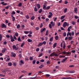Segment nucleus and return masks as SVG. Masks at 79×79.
I'll use <instances>...</instances> for the list:
<instances>
[{
  "label": "nucleus",
  "instance_id": "nucleus-1",
  "mask_svg": "<svg viewBox=\"0 0 79 79\" xmlns=\"http://www.w3.org/2000/svg\"><path fill=\"white\" fill-rule=\"evenodd\" d=\"M53 56H58V55L56 54L55 53V52H53L50 55V56H51V57Z\"/></svg>",
  "mask_w": 79,
  "mask_h": 79
},
{
  "label": "nucleus",
  "instance_id": "nucleus-2",
  "mask_svg": "<svg viewBox=\"0 0 79 79\" xmlns=\"http://www.w3.org/2000/svg\"><path fill=\"white\" fill-rule=\"evenodd\" d=\"M69 26V24L68 25V23H67V22H64L63 25V27H65L66 26Z\"/></svg>",
  "mask_w": 79,
  "mask_h": 79
},
{
  "label": "nucleus",
  "instance_id": "nucleus-3",
  "mask_svg": "<svg viewBox=\"0 0 79 79\" xmlns=\"http://www.w3.org/2000/svg\"><path fill=\"white\" fill-rule=\"evenodd\" d=\"M1 27L2 28H6V25H5V24L2 23L1 24Z\"/></svg>",
  "mask_w": 79,
  "mask_h": 79
},
{
  "label": "nucleus",
  "instance_id": "nucleus-4",
  "mask_svg": "<svg viewBox=\"0 0 79 79\" xmlns=\"http://www.w3.org/2000/svg\"><path fill=\"white\" fill-rule=\"evenodd\" d=\"M46 31V28H42L40 30V32L42 33L44 31Z\"/></svg>",
  "mask_w": 79,
  "mask_h": 79
},
{
  "label": "nucleus",
  "instance_id": "nucleus-5",
  "mask_svg": "<svg viewBox=\"0 0 79 79\" xmlns=\"http://www.w3.org/2000/svg\"><path fill=\"white\" fill-rule=\"evenodd\" d=\"M42 45V42H40L38 45L37 47H41Z\"/></svg>",
  "mask_w": 79,
  "mask_h": 79
},
{
  "label": "nucleus",
  "instance_id": "nucleus-6",
  "mask_svg": "<svg viewBox=\"0 0 79 79\" xmlns=\"http://www.w3.org/2000/svg\"><path fill=\"white\" fill-rule=\"evenodd\" d=\"M6 50V49L5 48H3V49L2 50V53H5Z\"/></svg>",
  "mask_w": 79,
  "mask_h": 79
},
{
  "label": "nucleus",
  "instance_id": "nucleus-7",
  "mask_svg": "<svg viewBox=\"0 0 79 79\" xmlns=\"http://www.w3.org/2000/svg\"><path fill=\"white\" fill-rule=\"evenodd\" d=\"M50 24H52V27H54L55 26V23H53V21H52L50 22Z\"/></svg>",
  "mask_w": 79,
  "mask_h": 79
},
{
  "label": "nucleus",
  "instance_id": "nucleus-8",
  "mask_svg": "<svg viewBox=\"0 0 79 79\" xmlns=\"http://www.w3.org/2000/svg\"><path fill=\"white\" fill-rule=\"evenodd\" d=\"M67 57H65V58L62 61V63H64L65 62V61H66V60H67Z\"/></svg>",
  "mask_w": 79,
  "mask_h": 79
},
{
  "label": "nucleus",
  "instance_id": "nucleus-9",
  "mask_svg": "<svg viewBox=\"0 0 79 79\" xmlns=\"http://www.w3.org/2000/svg\"><path fill=\"white\" fill-rule=\"evenodd\" d=\"M56 44H57V43H55L54 44L53 46V48H55V47H56Z\"/></svg>",
  "mask_w": 79,
  "mask_h": 79
},
{
  "label": "nucleus",
  "instance_id": "nucleus-10",
  "mask_svg": "<svg viewBox=\"0 0 79 79\" xmlns=\"http://www.w3.org/2000/svg\"><path fill=\"white\" fill-rule=\"evenodd\" d=\"M53 40V37H52L49 39L50 42H52Z\"/></svg>",
  "mask_w": 79,
  "mask_h": 79
},
{
  "label": "nucleus",
  "instance_id": "nucleus-11",
  "mask_svg": "<svg viewBox=\"0 0 79 79\" xmlns=\"http://www.w3.org/2000/svg\"><path fill=\"white\" fill-rule=\"evenodd\" d=\"M55 39H56V40H58L59 39V37L58 36H57V35L55 37Z\"/></svg>",
  "mask_w": 79,
  "mask_h": 79
},
{
  "label": "nucleus",
  "instance_id": "nucleus-12",
  "mask_svg": "<svg viewBox=\"0 0 79 79\" xmlns=\"http://www.w3.org/2000/svg\"><path fill=\"white\" fill-rule=\"evenodd\" d=\"M64 18H65V15H63V16H62L60 18L61 20H62V19H64Z\"/></svg>",
  "mask_w": 79,
  "mask_h": 79
},
{
  "label": "nucleus",
  "instance_id": "nucleus-13",
  "mask_svg": "<svg viewBox=\"0 0 79 79\" xmlns=\"http://www.w3.org/2000/svg\"><path fill=\"white\" fill-rule=\"evenodd\" d=\"M49 8H50V6H48L45 8V10H49Z\"/></svg>",
  "mask_w": 79,
  "mask_h": 79
},
{
  "label": "nucleus",
  "instance_id": "nucleus-14",
  "mask_svg": "<svg viewBox=\"0 0 79 79\" xmlns=\"http://www.w3.org/2000/svg\"><path fill=\"white\" fill-rule=\"evenodd\" d=\"M26 19H29V18H30V17H29V15H27L26 16H25Z\"/></svg>",
  "mask_w": 79,
  "mask_h": 79
},
{
  "label": "nucleus",
  "instance_id": "nucleus-15",
  "mask_svg": "<svg viewBox=\"0 0 79 79\" xmlns=\"http://www.w3.org/2000/svg\"><path fill=\"white\" fill-rule=\"evenodd\" d=\"M37 6L38 9H39L40 8V4H37Z\"/></svg>",
  "mask_w": 79,
  "mask_h": 79
},
{
  "label": "nucleus",
  "instance_id": "nucleus-16",
  "mask_svg": "<svg viewBox=\"0 0 79 79\" xmlns=\"http://www.w3.org/2000/svg\"><path fill=\"white\" fill-rule=\"evenodd\" d=\"M27 41L28 42H32V40L29 39H28Z\"/></svg>",
  "mask_w": 79,
  "mask_h": 79
},
{
  "label": "nucleus",
  "instance_id": "nucleus-17",
  "mask_svg": "<svg viewBox=\"0 0 79 79\" xmlns=\"http://www.w3.org/2000/svg\"><path fill=\"white\" fill-rule=\"evenodd\" d=\"M18 40L19 42H21V38H20V37H19L18 39Z\"/></svg>",
  "mask_w": 79,
  "mask_h": 79
},
{
  "label": "nucleus",
  "instance_id": "nucleus-18",
  "mask_svg": "<svg viewBox=\"0 0 79 79\" xmlns=\"http://www.w3.org/2000/svg\"><path fill=\"white\" fill-rule=\"evenodd\" d=\"M4 2H1V4H2V5H7V3H5L4 4Z\"/></svg>",
  "mask_w": 79,
  "mask_h": 79
},
{
  "label": "nucleus",
  "instance_id": "nucleus-19",
  "mask_svg": "<svg viewBox=\"0 0 79 79\" xmlns=\"http://www.w3.org/2000/svg\"><path fill=\"white\" fill-rule=\"evenodd\" d=\"M67 11H68V9L66 8L64 9V13H66V12H67Z\"/></svg>",
  "mask_w": 79,
  "mask_h": 79
},
{
  "label": "nucleus",
  "instance_id": "nucleus-20",
  "mask_svg": "<svg viewBox=\"0 0 79 79\" xmlns=\"http://www.w3.org/2000/svg\"><path fill=\"white\" fill-rule=\"evenodd\" d=\"M8 65L9 66H12V63L11 62H9L8 63Z\"/></svg>",
  "mask_w": 79,
  "mask_h": 79
},
{
  "label": "nucleus",
  "instance_id": "nucleus-21",
  "mask_svg": "<svg viewBox=\"0 0 79 79\" xmlns=\"http://www.w3.org/2000/svg\"><path fill=\"white\" fill-rule=\"evenodd\" d=\"M11 56H12V57L13 56L14 57H16V54L14 53L13 55H11Z\"/></svg>",
  "mask_w": 79,
  "mask_h": 79
},
{
  "label": "nucleus",
  "instance_id": "nucleus-22",
  "mask_svg": "<svg viewBox=\"0 0 79 79\" xmlns=\"http://www.w3.org/2000/svg\"><path fill=\"white\" fill-rule=\"evenodd\" d=\"M42 12V9H41L39 10L38 12L39 13H41Z\"/></svg>",
  "mask_w": 79,
  "mask_h": 79
},
{
  "label": "nucleus",
  "instance_id": "nucleus-23",
  "mask_svg": "<svg viewBox=\"0 0 79 79\" xmlns=\"http://www.w3.org/2000/svg\"><path fill=\"white\" fill-rule=\"evenodd\" d=\"M45 35H48V30L46 31Z\"/></svg>",
  "mask_w": 79,
  "mask_h": 79
},
{
  "label": "nucleus",
  "instance_id": "nucleus-24",
  "mask_svg": "<svg viewBox=\"0 0 79 79\" xmlns=\"http://www.w3.org/2000/svg\"><path fill=\"white\" fill-rule=\"evenodd\" d=\"M44 65H41V66H39V68H40V69H42L43 67H44Z\"/></svg>",
  "mask_w": 79,
  "mask_h": 79
},
{
  "label": "nucleus",
  "instance_id": "nucleus-25",
  "mask_svg": "<svg viewBox=\"0 0 79 79\" xmlns=\"http://www.w3.org/2000/svg\"><path fill=\"white\" fill-rule=\"evenodd\" d=\"M29 32V31H24V33L25 34H28Z\"/></svg>",
  "mask_w": 79,
  "mask_h": 79
},
{
  "label": "nucleus",
  "instance_id": "nucleus-26",
  "mask_svg": "<svg viewBox=\"0 0 79 79\" xmlns=\"http://www.w3.org/2000/svg\"><path fill=\"white\" fill-rule=\"evenodd\" d=\"M35 18V17H34V16H33L31 17V20H34V19Z\"/></svg>",
  "mask_w": 79,
  "mask_h": 79
},
{
  "label": "nucleus",
  "instance_id": "nucleus-27",
  "mask_svg": "<svg viewBox=\"0 0 79 79\" xmlns=\"http://www.w3.org/2000/svg\"><path fill=\"white\" fill-rule=\"evenodd\" d=\"M66 48V45H65V43H64V44H63V48L64 49V48Z\"/></svg>",
  "mask_w": 79,
  "mask_h": 79
},
{
  "label": "nucleus",
  "instance_id": "nucleus-28",
  "mask_svg": "<svg viewBox=\"0 0 79 79\" xmlns=\"http://www.w3.org/2000/svg\"><path fill=\"white\" fill-rule=\"evenodd\" d=\"M63 35L64 36V37H65V36H66V32H64V33L63 34Z\"/></svg>",
  "mask_w": 79,
  "mask_h": 79
},
{
  "label": "nucleus",
  "instance_id": "nucleus-29",
  "mask_svg": "<svg viewBox=\"0 0 79 79\" xmlns=\"http://www.w3.org/2000/svg\"><path fill=\"white\" fill-rule=\"evenodd\" d=\"M25 43L24 42H23V43H22V44L21 45V47H23V46H24V45Z\"/></svg>",
  "mask_w": 79,
  "mask_h": 79
},
{
  "label": "nucleus",
  "instance_id": "nucleus-30",
  "mask_svg": "<svg viewBox=\"0 0 79 79\" xmlns=\"http://www.w3.org/2000/svg\"><path fill=\"white\" fill-rule=\"evenodd\" d=\"M46 41H44L42 43V44H43V45H46Z\"/></svg>",
  "mask_w": 79,
  "mask_h": 79
},
{
  "label": "nucleus",
  "instance_id": "nucleus-31",
  "mask_svg": "<svg viewBox=\"0 0 79 79\" xmlns=\"http://www.w3.org/2000/svg\"><path fill=\"white\" fill-rule=\"evenodd\" d=\"M69 40H71V39H73V37H70V36H69Z\"/></svg>",
  "mask_w": 79,
  "mask_h": 79
},
{
  "label": "nucleus",
  "instance_id": "nucleus-32",
  "mask_svg": "<svg viewBox=\"0 0 79 79\" xmlns=\"http://www.w3.org/2000/svg\"><path fill=\"white\" fill-rule=\"evenodd\" d=\"M22 6V3H20L18 4V6L20 7Z\"/></svg>",
  "mask_w": 79,
  "mask_h": 79
},
{
  "label": "nucleus",
  "instance_id": "nucleus-33",
  "mask_svg": "<svg viewBox=\"0 0 79 79\" xmlns=\"http://www.w3.org/2000/svg\"><path fill=\"white\" fill-rule=\"evenodd\" d=\"M29 59L31 61H32V60H33V57H30Z\"/></svg>",
  "mask_w": 79,
  "mask_h": 79
},
{
  "label": "nucleus",
  "instance_id": "nucleus-34",
  "mask_svg": "<svg viewBox=\"0 0 79 79\" xmlns=\"http://www.w3.org/2000/svg\"><path fill=\"white\" fill-rule=\"evenodd\" d=\"M2 40V35L0 34V41Z\"/></svg>",
  "mask_w": 79,
  "mask_h": 79
},
{
  "label": "nucleus",
  "instance_id": "nucleus-35",
  "mask_svg": "<svg viewBox=\"0 0 79 79\" xmlns=\"http://www.w3.org/2000/svg\"><path fill=\"white\" fill-rule=\"evenodd\" d=\"M69 54H70V52H66V55H69Z\"/></svg>",
  "mask_w": 79,
  "mask_h": 79
},
{
  "label": "nucleus",
  "instance_id": "nucleus-36",
  "mask_svg": "<svg viewBox=\"0 0 79 79\" xmlns=\"http://www.w3.org/2000/svg\"><path fill=\"white\" fill-rule=\"evenodd\" d=\"M35 60H33L32 62L33 64H35Z\"/></svg>",
  "mask_w": 79,
  "mask_h": 79
},
{
  "label": "nucleus",
  "instance_id": "nucleus-37",
  "mask_svg": "<svg viewBox=\"0 0 79 79\" xmlns=\"http://www.w3.org/2000/svg\"><path fill=\"white\" fill-rule=\"evenodd\" d=\"M74 10V11H75V12H76V11H77V7H75Z\"/></svg>",
  "mask_w": 79,
  "mask_h": 79
},
{
  "label": "nucleus",
  "instance_id": "nucleus-38",
  "mask_svg": "<svg viewBox=\"0 0 79 79\" xmlns=\"http://www.w3.org/2000/svg\"><path fill=\"white\" fill-rule=\"evenodd\" d=\"M19 28H20V25H18L17 26V29H19Z\"/></svg>",
  "mask_w": 79,
  "mask_h": 79
},
{
  "label": "nucleus",
  "instance_id": "nucleus-39",
  "mask_svg": "<svg viewBox=\"0 0 79 79\" xmlns=\"http://www.w3.org/2000/svg\"><path fill=\"white\" fill-rule=\"evenodd\" d=\"M46 6H45V5H44V6H43V8L44 10H46Z\"/></svg>",
  "mask_w": 79,
  "mask_h": 79
},
{
  "label": "nucleus",
  "instance_id": "nucleus-40",
  "mask_svg": "<svg viewBox=\"0 0 79 79\" xmlns=\"http://www.w3.org/2000/svg\"><path fill=\"white\" fill-rule=\"evenodd\" d=\"M34 10L35 11H37V7H35Z\"/></svg>",
  "mask_w": 79,
  "mask_h": 79
},
{
  "label": "nucleus",
  "instance_id": "nucleus-41",
  "mask_svg": "<svg viewBox=\"0 0 79 79\" xmlns=\"http://www.w3.org/2000/svg\"><path fill=\"white\" fill-rule=\"evenodd\" d=\"M10 39H11V40L14 39V38L12 37V35H10Z\"/></svg>",
  "mask_w": 79,
  "mask_h": 79
},
{
  "label": "nucleus",
  "instance_id": "nucleus-42",
  "mask_svg": "<svg viewBox=\"0 0 79 79\" xmlns=\"http://www.w3.org/2000/svg\"><path fill=\"white\" fill-rule=\"evenodd\" d=\"M19 56L20 58H21L22 57V54H19Z\"/></svg>",
  "mask_w": 79,
  "mask_h": 79
},
{
  "label": "nucleus",
  "instance_id": "nucleus-43",
  "mask_svg": "<svg viewBox=\"0 0 79 79\" xmlns=\"http://www.w3.org/2000/svg\"><path fill=\"white\" fill-rule=\"evenodd\" d=\"M45 76L46 77H50V75H49L48 74H46L45 75Z\"/></svg>",
  "mask_w": 79,
  "mask_h": 79
},
{
  "label": "nucleus",
  "instance_id": "nucleus-44",
  "mask_svg": "<svg viewBox=\"0 0 79 79\" xmlns=\"http://www.w3.org/2000/svg\"><path fill=\"white\" fill-rule=\"evenodd\" d=\"M30 24L31 26H34V23L33 22H31Z\"/></svg>",
  "mask_w": 79,
  "mask_h": 79
},
{
  "label": "nucleus",
  "instance_id": "nucleus-45",
  "mask_svg": "<svg viewBox=\"0 0 79 79\" xmlns=\"http://www.w3.org/2000/svg\"><path fill=\"white\" fill-rule=\"evenodd\" d=\"M15 35L16 37L18 36V33H15Z\"/></svg>",
  "mask_w": 79,
  "mask_h": 79
},
{
  "label": "nucleus",
  "instance_id": "nucleus-46",
  "mask_svg": "<svg viewBox=\"0 0 79 79\" xmlns=\"http://www.w3.org/2000/svg\"><path fill=\"white\" fill-rule=\"evenodd\" d=\"M49 27L50 29H52V25H51V24H49Z\"/></svg>",
  "mask_w": 79,
  "mask_h": 79
},
{
  "label": "nucleus",
  "instance_id": "nucleus-47",
  "mask_svg": "<svg viewBox=\"0 0 79 79\" xmlns=\"http://www.w3.org/2000/svg\"><path fill=\"white\" fill-rule=\"evenodd\" d=\"M55 68L56 69H59V68H60V66H56Z\"/></svg>",
  "mask_w": 79,
  "mask_h": 79
},
{
  "label": "nucleus",
  "instance_id": "nucleus-48",
  "mask_svg": "<svg viewBox=\"0 0 79 79\" xmlns=\"http://www.w3.org/2000/svg\"><path fill=\"white\" fill-rule=\"evenodd\" d=\"M16 46L14 45L13 46V49H15V48H16Z\"/></svg>",
  "mask_w": 79,
  "mask_h": 79
},
{
  "label": "nucleus",
  "instance_id": "nucleus-49",
  "mask_svg": "<svg viewBox=\"0 0 79 79\" xmlns=\"http://www.w3.org/2000/svg\"><path fill=\"white\" fill-rule=\"evenodd\" d=\"M21 27H22V29H24V25H22L21 26Z\"/></svg>",
  "mask_w": 79,
  "mask_h": 79
},
{
  "label": "nucleus",
  "instance_id": "nucleus-50",
  "mask_svg": "<svg viewBox=\"0 0 79 79\" xmlns=\"http://www.w3.org/2000/svg\"><path fill=\"white\" fill-rule=\"evenodd\" d=\"M47 64H50V60H48L47 62Z\"/></svg>",
  "mask_w": 79,
  "mask_h": 79
},
{
  "label": "nucleus",
  "instance_id": "nucleus-51",
  "mask_svg": "<svg viewBox=\"0 0 79 79\" xmlns=\"http://www.w3.org/2000/svg\"><path fill=\"white\" fill-rule=\"evenodd\" d=\"M6 37L7 38H10V35H6Z\"/></svg>",
  "mask_w": 79,
  "mask_h": 79
},
{
  "label": "nucleus",
  "instance_id": "nucleus-52",
  "mask_svg": "<svg viewBox=\"0 0 79 79\" xmlns=\"http://www.w3.org/2000/svg\"><path fill=\"white\" fill-rule=\"evenodd\" d=\"M71 34L72 35H74V31H72Z\"/></svg>",
  "mask_w": 79,
  "mask_h": 79
},
{
  "label": "nucleus",
  "instance_id": "nucleus-53",
  "mask_svg": "<svg viewBox=\"0 0 79 79\" xmlns=\"http://www.w3.org/2000/svg\"><path fill=\"white\" fill-rule=\"evenodd\" d=\"M15 17H13L12 18V21H15Z\"/></svg>",
  "mask_w": 79,
  "mask_h": 79
},
{
  "label": "nucleus",
  "instance_id": "nucleus-54",
  "mask_svg": "<svg viewBox=\"0 0 79 79\" xmlns=\"http://www.w3.org/2000/svg\"><path fill=\"white\" fill-rule=\"evenodd\" d=\"M74 67V65H71L69 66V67L70 68H72L73 67Z\"/></svg>",
  "mask_w": 79,
  "mask_h": 79
},
{
  "label": "nucleus",
  "instance_id": "nucleus-55",
  "mask_svg": "<svg viewBox=\"0 0 79 79\" xmlns=\"http://www.w3.org/2000/svg\"><path fill=\"white\" fill-rule=\"evenodd\" d=\"M66 52L65 51H63L62 52V53H63V54H64V55H66Z\"/></svg>",
  "mask_w": 79,
  "mask_h": 79
},
{
  "label": "nucleus",
  "instance_id": "nucleus-56",
  "mask_svg": "<svg viewBox=\"0 0 79 79\" xmlns=\"http://www.w3.org/2000/svg\"><path fill=\"white\" fill-rule=\"evenodd\" d=\"M49 21V19H48V18H47L46 19V22H48Z\"/></svg>",
  "mask_w": 79,
  "mask_h": 79
},
{
  "label": "nucleus",
  "instance_id": "nucleus-57",
  "mask_svg": "<svg viewBox=\"0 0 79 79\" xmlns=\"http://www.w3.org/2000/svg\"><path fill=\"white\" fill-rule=\"evenodd\" d=\"M75 19H77V18H79V17H78L76 15H75Z\"/></svg>",
  "mask_w": 79,
  "mask_h": 79
},
{
  "label": "nucleus",
  "instance_id": "nucleus-58",
  "mask_svg": "<svg viewBox=\"0 0 79 79\" xmlns=\"http://www.w3.org/2000/svg\"><path fill=\"white\" fill-rule=\"evenodd\" d=\"M72 24L73 25H75V22L73 21L72 23Z\"/></svg>",
  "mask_w": 79,
  "mask_h": 79
},
{
  "label": "nucleus",
  "instance_id": "nucleus-59",
  "mask_svg": "<svg viewBox=\"0 0 79 79\" xmlns=\"http://www.w3.org/2000/svg\"><path fill=\"white\" fill-rule=\"evenodd\" d=\"M13 65L14 66H16V63L15 62H14Z\"/></svg>",
  "mask_w": 79,
  "mask_h": 79
},
{
  "label": "nucleus",
  "instance_id": "nucleus-60",
  "mask_svg": "<svg viewBox=\"0 0 79 79\" xmlns=\"http://www.w3.org/2000/svg\"><path fill=\"white\" fill-rule=\"evenodd\" d=\"M42 56V53H40V54H39V56H38V57H40V56Z\"/></svg>",
  "mask_w": 79,
  "mask_h": 79
},
{
  "label": "nucleus",
  "instance_id": "nucleus-61",
  "mask_svg": "<svg viewBox=\"0 0 79 79\" xmlns=\"http://www.w3.org/2000/svg\"><path fill=\"white\" fill-rule=\"evenodd\" d=\"M12 15H15V12L14 11H13L11 13Z\"/></svg>",
  "mask_w": 79,
  "mask_h": 79
},
{
  "label": "nucleus",
  "instance_id": "nucleus-62",
  "mask_svg": "<svg viewBox=\"0 0 79 79\" xmlns=\"http://www.w3.org/2000/svg\"><path fill=\"white\" fill-rule=\"evenodd\" d=\"M36 52H39V48H37L36 49Z\"/></svg>",
  "mask_w": 79,
  "mask_h": 79
},
{
  "label": "nucleus",
  "instance_id": "nucleus-63",
  "mask_svg": "<svg viewBox=\"0 0 79 79\" xmlns=\"http://www.w3.org/2000/svg\"><path fill=\"white\" fill-rule=\"evenodd\" d=\"M39 28L38 27H36L35 28V30L37 31V30H39Z\"/></svg>",
  "mask_w": 79,
  "mask_h": 79
},
{
  "label": "nucleus",
  "instance_id": "nucleus-64",
  "mask_svg": "<svg viewBox=\"0 0 79 79\" xmlns=\"http://www.w3.org/2000/svg\"><path fill=\"white\" fill-rule=\"evenodd\" d=\"M68 34H69V35H70V36H71V33L68 32Z\"/></svg>",
  "mask_w": 79,
  "mask_h": 79
}]
</instances>
